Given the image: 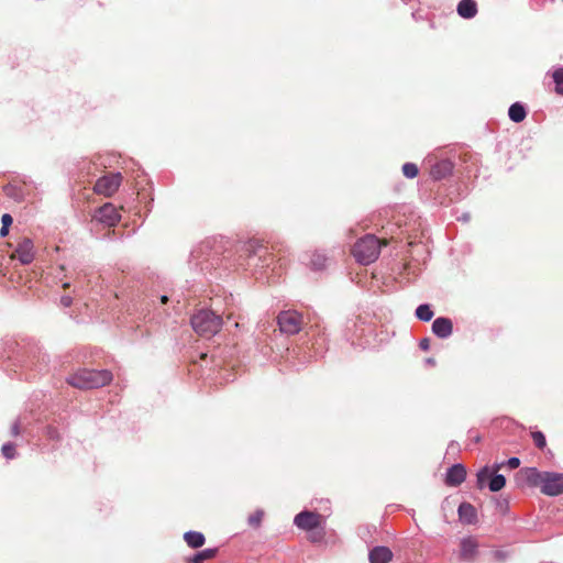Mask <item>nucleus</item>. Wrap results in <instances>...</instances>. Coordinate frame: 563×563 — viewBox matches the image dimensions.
Wrapping results in <instances>:
<instances>
[{
	"label": "nucleus",
	"mask_w": 563,
	"mask_h": 563,
	"mask_svg": "<svg viewBox=\"0 0 563 563\" xmlns=\"http://www.w3.org/2000/svg\"><path fill=\"white\" fill-rule=\"evenodd\" d=\"M466 477V470L462 464H455L448 470L445 484L449 486L461 485Z\"/></svg>",
	"instance_id": "12"
},
{
	"label": "nucleus",
	"mask_w": 563,
	"mask_h": 563,
	"mask_svg": "<svg viewBox=\"0 0 563 563\" xmlns=\"http://www.w3.org/2000/svg\"><path fill=\"white\" fill-rule=\"evenodd\" d=\"M531 437H532L534 445L538 449L543 450L545 448V445H547L545 435L541 431H532Z\"/></svg>",
	"instance_id": "26"
},
{
	"label": "nucleus",
	"mask_w": 563,
	"mask_h": 563,
	"mask_svg": "<svg viewBox=\"0 0 563 563\" xmlns=\"http://www.w3.org/2000/svg\"><path fill=\"white\" fill-rule=\"evenodd\" d=\"M429 344H430L429 339H423V340L420 341L419 345H420V347L422 350H428L429 349Z\"/></svg>",
	"instance_id": "35"
},
{
	"label": "nucleus",
	"mask_w": 563,
	"mask_h": 563,
	"mask_svg": "<svg viewBox=\"0 0 563 563\" xmlns=\"http://www.w3.org/2000/svg\"><path fill=\"white\" fill-rule=\"evenodd\" d=\"M15 254L22 264H30L34 258L33 242L23 239L16 246Z\"/></svg>",
	"instance_id": "11"
},
{
	"label": "nucleus",
	"mask_w": 563,
	"mask_h": 563,
	"mask_svg": "<svg viewBox=\"0 0 563 563\" xmlns=\"http://www.w3.org/2000/svg\"><path fill=\"white\" fill-rule=\"evenodd\" d=\"M8 233H9V227L2 225L1 229H0V235L1 236H7Z\"/></svg>",
	"instance_id": "36"
},
{
	"label": "nucleus",
	"mask_w": 563,
	"mask_h": 563,
	"mask_svg": "<svg viewBox=\"0 0 563 563\" xmlns=\"http://www.w3.org/2000/svg\"><path fill=\"white\" fill-rule=\"evenodd\" d=\"M253 255L257 256L260 260H263L264 265H269L271 261H273V257L275 256L273 252L269 251L268 246L265 245H257L253 250Z\"/></svg>",
	"instance_id": "21"
},
{
	"label": "nucleus",
	"mask_w": 563,
	"mask_h": 563,
	"mask_svg": "<svg viewBox=\"0 0 563 563\" xmlns=\"http://www.w3.org/2000/svg\"><path fill=\"white\" fill-rule=\"evenodd\" d=\"M1 451L7 459H13L16 454L15 445L13 443L3 444Z\"/></svg>",
	"instance_id": "28"
},
{
	"label": "nucleus",
	"mask_w": 563,
	"mask_h": 563,
	"mask_svg": "<svg viewBox=\"0 0 563 563\" xmlns=\"http://www.w3.org/2000/svg\"><path fill=\"white\" fill-rule=\"evenodd\" d=\"M506 485V478L504 475L495 473L490 481L488 482V488L490 492H499Z\"/></svg>",
	"instance_id": "22"
},
{
	"label": "nucleus",
	"mask_w": 563,
	"mask_h": 563,
	"mask_svg": "<svg viewBox=\"0 0 563 563\" xmlns=\"http://www.w3.org/2000/svg\"><path fill=\"white\" fill-rule=\"evenodd\" d=\"M457 13L464 19H472L477 13V4L474 0H461L457 4Z\"/></svg>",
	"instance_id": "18"
},
{
	"label": "nucleus",
	"mask_w": 563,
	"mask_h": 563,
	"mask_svg": "<svg viewBox=\"0 0 563 563\" xmlns=\"http://www.w3.org/2000/svg\"><path fill=\"white\" fill-rule=\"evenodd\" d=\"M478 549V542L475 538L468 537L464 538L460 543V556L464 561H472L476 554Z\"/></svg>",
	"instance_id": "10"
},
{
	"label": "nucleus",
	"mask_w": 563,
	"mask_h": 563,
	"mask_svg": "<svg viewBox=\"0 0 563 563\" xmlns=\"http://www.w3.org/2000/svg\"><path fill=\"white\" fill-rule=\"evenodd\" d=\"M416 317L421 321H430L433 317V311L429 305H420L416 309Z\"/></svg>",
	"instance_id": "24"
},
{
	"label": "nucleus",
	"mask_w": 563,
	"mask_h": 563,
	"mask_svg": "<svg viewBox=\"0 0 563 563\" xmlns=\"http://www.w3.org/2000/svg\"><path fill=\"white\" fill-rule=\"evenodd\" d=\"M552 78H553V81L555 84L554 91L558 95L563 96V67L556 68L552 73Z\"/></svg>",
	"instance_id": "23"
},
{
	"label": "nucleus",
	"mask_w": 563,
	"mask_h": 563,
	"mask_svg": "<svg viewBox=\"0 0 563 563\" xmlns=\"http://www.w3.org/2000/svg\"><path fill=\"white\" fill-rule=\"evenodd\" d=\"M388 240L378 239L373 234H366L358 239L352 247V255L357 263L368 265L378 258L382 246H386Z\"/></svg>",
	"instance_id": "2"
},
{
	"label": "nucleus",
	"mask_w": 563,
	"mask_h": 563,
	"mask_svg": "<svg viewBox=\"0 0 563 563\" xmlns=\"http://www.w3.org/2000/svg\"><path fill=\"white\" fill-rule=\"evenodd\" d=\"M113 379V375L108 369H88L81 368L69 375L66 382L78 389L100 388L109 385Z\"/></svg>",
	"instance_id": "1"
},
{
	"label": "nucleus",
	"mask_w": 563,
	"mask_h": 563,
	"mask_svg": "<svg viewBox=\"0 0 563 563\" xmlns=\"http://www.w3.org/2000/svg\"><path fill=\"white\" fill-rule=\"evenodd\" d=\"M198 554L203 561L212 560L217 554V549H206L198 552Z\"/></svg>",
	"instance_id": "29"
},
{
	"label": "nucleus",
	"mask_w": 563,
	"mask_h": 563,
	"mask_svg": "<svg viewBox=\"0 0 563 563\" xmlns=\"http://www.w3.org/2000/svg\"><path fill=\"white\" fill-rule=\"evenodd\" d=\"M508 115H509L511 121H514L516 123H519V122H522L525 120V118L527 115V112H526L525 107L521 103L516 102V103L510 106L509 111H508Z\"/></svg>",
	"instance_id": "20"
},
{
	"label": "nucleus",
	"mask_w": 563,
	"mask_h": 563,
	"mask_svg": "<svg viewBox=\"0 0 563 563\" xmlns=\"http://www.w3.org/2000/svg\"><path fill=\"white\" fill-rule=\"evenodd\" d=\"M501 467H504V463H496L492 467L485 466L477 473V486L483 488L487 482L490 481L493 475L497 473Z\"/></svg>",
	"instance_id": "17"
},
{
	"label": "nucleus",
	"mask_w": 563,
	"mask_h": 563,
	"mask_svg": "<svg viewBox=\"0 0 563 563\" xmlns=\"http://www.w3.org/2000/svg\"><path fill=\"white\" fill-rule=\"evenodd\" d=\"M68 287H69V283H64V284H63V288H64V289H66V288H68Z\"/></svg>",
	"instance_id": "39"
},
{
	"label": "nucleus",
	"mask_w": 563,
	"mask_h": 563,
	"mask_svg": "<svg viewBox=\"0 0 563 563\" xmlns=\"http://www.w3.org/2000/svg\"><path fill=\"white\" fill-rule=\"evenodd\" d=\"M279 329L288 335L297 334L302 327V316L297 311H282L277 318Z\"/></svg>",
	"instance_id": "6"
},
{
	"label": "nucleus",
	"mask_w": 563,
	"mask_h": 563,
	"mask_svg": "<svg viewBox=\"0 0 563 563\" xmlns=\"http://www.w3.org/2000/svg\"><path fill=\"white\" fill-rule=\"evenodd\" d=\"M71 302H73V299H71V297H69V296H63V297L60 298V303H62L64 307H69V306L71 305Z\"/></svg>",
	"instance_id": "34"
},
{
	"label": "nucleus",
	"mask_w": 563,
	"mask_h": 563,
	"mask_svg": "<svg viewBox=\"0 0 563 563\" xmlns=\"http://www.w3.org/2000/svg\"><path fill=\"white\" fill-rule=\"evenodd\" d=\"M122 175L120 173H109L102 177H100L95 186L93 191L97 195H102L104 197L113 196L122 184Z\"/></svg>",
	"instance_id": "5"
},
{
	"label": "nucleus",
	"mask_w": 563,
	"mask_h": 563,
	"mask_svg": "<svg viewBox=\"0 0 563 563\" xmlns=\"http://www.w3.org/2000/svg\"><path fill=\"white\" fill-rule=\"evenodd\" d=\"M184 539H185L186 543L192 549L202 547L206 541L205 536L201 532H197V531L186 532L184 534Z\"/></svg>",
	"instance_id": "19"
},
{
	"label": "nucleus",
	"mask_w": 563,
	"mask_h": 563,
	"mask_svg": "<svg viewBox=\"0 0 563 563\" xmlns=\"http://www.w3.org/2000/svg\"><path fill=\"white\" fill-rule=\"evenodd\" d=\"M96 219L108 227H114L120 221L121 216L117 208L108 202L98 209Z\"/></svg>",
	"instance_id": "9"
},
{
	"label": "nucleus",
	"mask_w": 563,
	"mask_h": 563,
	"mask_svg": "<svg viewBox=\"0 0 563 563\" xmlns=\"http://www.w3.org/2000/svg\"><path fill=\"white\" fill-rule=\"evenodd\" d=\"M12 217L9 213H4L1 218L2 225L9 227L12 224Z\"/></svg>",
	"instance_id": "32"
},
{
	"label": "nucleus",
	"mask_w": 563,
	"mask_h": 563,
	"mask_svg": "<svg viewBox=\"0 0 563 563\" xmlns=\"http://www.w3.org/2000/svg\"><path fill=\"white\" fill-rule=\"evenodd\" d=\"M264 518V510L257 509L253 514H251L247 518V522L253 528H258Z\"/></svg>",
	"instance_id": "25"
},
{
	"label": "nucleus",
	"mask_w": 563,
	"mask_h": 563,
	"mask_svg": "<svg viewBox=\"0 0 563 563\" xmlns=\"http://www.w3.org/2000/svg\"><path fill=\"white\" fill-rule=\"evenodd\" d=\"M190 323L198 335L211 338L221 330L222 318L212 310L200 309L192 314Z\"/></svg>",
	"instance_id": "3"
},
{
	"label": "nucleus",
	"mask_w": 563,
	"mask_h": 563,
	"mask_svg": "<svg viewBox=\"0 0 563 563\" xmlns=\"http://www.w3.org/2000/svg\"><path fill=\"white\" fill-rule=\"evenodd\" d=\"M540 490L547 496H558L563 493V474L543 472Z\"/></svg>",
	"instance_id": "7"
},
{
	"label": "nucleus",
	"mask_w": 563,
	"mask_h": 563,
	"mask_svg": "<svg viewBox=\"0 0 563 563\" xmlns=\"http://www.w3.org/2000/svg\"><path fill=\"white\" fill-rule=\"evenodd\" d=\"M205 561L200 558L198 553H196L192 558L187 559L186 563H203Z\"/></svg>",
	"instance_id": "33"
},
{
	"label": "nucleus",
	"mask_w": 563,
	"mask_h": 563,
	"mask_svg": "<svg viewBox=\"0 0 563 563\" xmlns=\"http://www.w3.org/2000/svg\"><path fill=\"white\" fill-rule=\"evenodd\" d=\"M427 363L430 364V365H434V360L433 358H427Z\"/></svg>",
	"instance_id": "38"
},
{
	"label": "nucleus",
	"mask_w": 563,
	"mask_h": 563,
	"mask_svg": "<svg viewBox=\"0 0 563 563\" xmlns=\"http://www.w3.org/2000/svg\"><path fill=\"white\" fill-rule=\"evenodd\" d=\"M167 301H168V297H167V296H165V295H163V296L161 297V302H162V303H166Z\"/></svg>",
	"instance_id": "37"
},
{
	"label": "nucleus",
	"mask_w": 563,
	"mask_h": 563,
	"mask_svg": "<svg viewBox=\"0 0 563 563\" xmlns=\"http://www.w3.org/2000/svg\"><path fill=\"white\" fill-rule=\"evenodd\" d=\"M402 173L408 178H415L418 175L419 169H418V166L416 164H413V163H406L402 166Z\"/></svg>",
	"instance_id": "27"
},
{
	"label": "nucleus",
	"mask_w": 563,
	"mask_h": 563,
	"mask_svg": "<svg viewBox=\"0 0 563 563\" xmlns=\"http://www.w3.org/2000/svg\"><path fill=\"white\" fill-rule=\"evenodd\" d=\"M323 517L313 511H301L295 519V525L307 532H309V540L312 542H319L323 539L324 532L321 528Z\"/></svg>",
	"instance_id": "4"
},
{
	"label": "nucleus",
	"mask_w": 563,
	"mask_h": 563,
	"mask_svg": "<svg viewBox=\"0 0 563 563\" xmlns=\"http://www.w3.org/2000/svg\"><path fill=\"white\" fill-rule=\"evenodd\" d=\"M453 324L449 318H437L432 323V331L439 338H448L452 334Z\"/></svg>",
	"instance_id": "14"
},
{
	"label": "nucleus",
	"mask_w": 563,
	"mask_h": 563,
	"mask_svg": "<svg viewBox=\"0 0 563 563\" xmlns=\"http://www.w3.org/2000/svg\"><path fill=\"white\" fill-rule=\"evenodd\" d=\"M495 555H496L497 558H501V553H500L499 551H496V552H495Z\"/></svg>",
	"instance_id": "40"
},
{
	"label": "nucleus",
	"mask_w": 563,
	"mask_h": 563,
	"mask_svg": "<svg viewBox=\"0 0 563 563\" xmlns=\"http://www.w3.org/2000/svg\"><path fill=\"white\" fill-rule=\"evenodd\" d=\"M504 466H508L511 470L519 467L520 460L518 457H510L507 462H503Z\"/></svg>",
	"instance_id": "30"
},
{
	"label": "nucleus",
	"mask_w": 563,
	"mask_h": 563,
	"mask_svg": "<svg viewBox=\"0 0 563 563\" xmlns=\"http://www.w3.org/2000/svg\"><path fill=\"white\" fill-rule=\"evenodd\" d=\"M543 472L536 467H525L516 473V482L520 487H540Z\"/></svg>",
	"instance_id": "8"
},
{
	"label": "nucleus",
	"mask_w": 563,
	"mask_h": 563,
	"mask_svg": "<svg viewBox=\"0 0 563 563\" xmlns=\"http://www.w3.org/2000/svg\"><path fill=\"white\" fill-rule=\"evenodd\" d=\"M10 433H11L12 437L20 435V433H21V422L20 421H14L12 423Z\"/></svg>",
	"instance_id": "31"
},
{
	"label": "nucleus",
	"mask_w": 563,
	"mask_h": 563,
	"mask_svg": "<svg viewBox=\"0 0 563 563\" xmlns=\"http://www.w3.org/2000/svg\"><path fill=\"white\" fill-rule=\"evenodd\" d=\"M459 518L463 523L472 525L476 521V509L468 503H462L457 509Z\"/></svg>",
	"instance_id": "15"
},
{
	"label": "nucleus",
	"mask_w": 563,
	"mask_h": 563,
	"mask_svg": "<svg viewBox=\"0 0 563 563\" xmlns=\"http://www.w3.org/2000/svg\"><path fill=\"white\" fill-rule=\"evenodd\" d=\"M393 559V552L387 547H376L369 552L371 563H388Z\"/></svg>",
	"instance_id": "16"
},
{
	"label": "nucleus",
	"mask_w": 563,
	"mask_h": 563,
	"mask_svg": "<svg viewBox=\"0 0 563 563\" xmlns=\"http://www.w3.org/2000/svg\"><path fill=\"white\" fill-rule=\"evenodd\" d=\"M453 169V164L449 159L435 162L430 168V175L433 179H443L448 177Z\"/></svg>",
	"instance_id": "13"
}]
</instances>
